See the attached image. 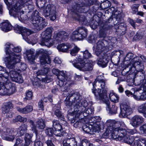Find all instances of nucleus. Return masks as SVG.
<instances>
[{
	"label": "nucleus",
	"instance_id": "obj_46",
	"mask_svg": "<svg viewBox=\"0 0 146 146\" xmlns=\"http://www.w3.org/2000/svg\"><path fill=\"white\" fill-rule=\"evenodd\" d=\"M80 49L77 46H75L70 52V54L72 56H75L76 55V54L80 50Z\"/></svg>",
	"mask_w": 146,
	"mask_h": 146
},
{
	"label": "nucleus",
	"instance_id": "obj_15",
	"mask_svg": "<svg viewBox=\"0 0 146 146\" xmlns=\"http://www.w3.org/2000/svg\"><path fill=\"white\" fill-rule=\"evenodd\" d=\"M32 18H33V23L35 27H38V24L40 22H42L41 24L43 27H46L47 25L46 22L45 21H43V18L39 15V13L37 11H35L34 12Z\"/></svg>",
	"mask_w": 146,
	"mask_h": 146
},
{
	"label": "nucleus",
	"instance_id": "obj_14",
	"mask_svg": "<svg viewBox=\"0 0 146 146\" xmlns=\"http://www.w3.org/2000/svg\"><path fill=\"white\" fill-rule=\"evenodd\" d=\"M17 133L16 130L14 129H7L2 133V137L4 139L13 141L15 139Z\"/></svg>",
	"mask_w": 146,
	"mask_h": 146
},
{
	"label": "nucleus",
	"instance_id": "obj_12",
	"mask_svg": "<svg viewBox=\"0 0 146 146\" xmlns=\"http://www.w3.org/2000/svg\"><path fill=\"white\" fill-rule=\"evenodd\" d=\"M16 91L15 84L11 83H6L1 86L0 90V95H10Z\"/></svg>",
	"mask_w": 146,
	"mask_h": 146
},
{
	"label": "nucleus",
	"instance_id": "obj_47",
	"mask_svg": "<svg viewBox=\"0 0 146 146\" xmlns=\"http://www.w3.org/2000/svg\"><path fill=\"white\" fill-rule=\"evenodd\" d=\"M83 130L86 133H89L92 134V129H91L90 127L84 124L82 126Z\"/></svg>",
	"mask_w": 146,
	"mask_h": 146
},
{
	"label": "nucleus",
	"instance_id": "obj_25",
	"mask_svg": "<svg viewBox=\"0 0 146 146\" xmlns=\"http://www.w3.org/2000/svg\"><path fill=\"white\" fill-rule=\"evenodd\" d=\"M71 47L72 46L69 43H62L59 44L58 46L57 49L60 51L65 52Z\"/></svg>",
	"mask_w": 146,
	"mask_h": 146
},
{
	"label": "nucleus",
	"instance_id": "obj_59",
	"mask_svg": "<svg viewBox=\"0 0 146 146\" xmlns=\"http://www.w3.org/2000/svg\"><path fill=\"white\" fill-rule=\"evenodd\" d=\"M81 146H93L92 144H90L86 140H83L82 141L81 145Z\"/></svg>",
	"mask_w": 146,
	"mask_h": 146
},
{
	"label": "nucleus",
	"instance_id": "obj_10",
	"mask_svg": "<svg viewBox=\"0 0 146 146\" xmlns=\"http://www.w3.org/2000/svg\"><path fill=\"white\" fill-rule=\"evenodd\" d=\"M53 31V28H47L42 33V39L41 45L50 47L53 45L50 40H51L52 33Z\"/></svg>",
	"mask_w": 146,
	"mask_h": 146
},
{
	"label": "nucleus",
	"instance_id": "obj_28",
	"mask_svg": "<svg viewBox=\"0 0 146 146\" xmlns=\"http://www.w3.org/2000/svg\"><path fill=\"white\" fill-rule=\"evenodd\" d=\"M34 53V50L33 49L26 51V55L27 59L29 61H33L35 60Z\"/></svg>",
	"mask_w": 146,
	"mask_h": 146
},
{
	"label": "nucleus",
	"instance_id": "obj_41",
	"mask_svg": "<svg viewBox=\"0 0 146 146\" xmlns=\"http://www.w3.org/2000/svg\"><path fill=\"white\" fill-rule=\"evenodd\" d=\"M137 110L139 113L143 114L146 110V102L139 106Z\"/></svg>",
	"mask_w": 146,
	"mask_h": 146
},
{
	"label": "nucleus",
	"instance_id": "obj_40",
	"mask_svg": "<svg viewBox=\"0 0 146 146\" xmlns=\"http://www.w3.org/2000/svg\"><path fill=\"white\" fill-rule=\"evenodd\" d=\"M29 122L30 124V126L31 127V130L35 133H37V130L36 129V125H35L34 122L32 120L30 119Z\"/></svg>",
	"mask_w": 146,
	"mask_h": 146
},
{
	"label": "nucleus",
	"instance_id": "obj_63",
	"mask_svg": "<svg viewBox=\"0 0 146 146\" xmlns=\"http://www.w3.org/2000/svg\"><path fill=\"white\" fill-rule=\"evenodd\" d=\"M45 143L47 144V146H55L51 140L49 139L45 141Z\"/></svg>",
	"mask_w": 146,
	"mask_h": 146
},
{
	"label": "nucleus",
	"instance_id": "obj_1",
	"mask_svg": "<svg viewBox=\"0 0 146 146\" xmlns=\"http://www.w3.org/2000/svg\"><path fill=\"white\" fill-rule=\"evenodd\" d=\"M82 96L78 92H71L67 96L65 103L67 108H69L74 106V113L77 116L80 115L84 111V107L87 106L88 104L86 101H81Z\"/></svg>",
	"mask_w": 146,
	"mask_h": 146
},
{
	"label": "nucleus",
	"instance_id": "obj_29",
	"mask_svg": "<svg viewBox=\"0 0 146 146\" xmlns=\"http://www.w3.org/2000/svg\"><path fill=\"white\" fill-rule=\"evenodd\" d=\"M32 137L33 135L32 134H29L28 133H25L24 137V139L26 145L31 146V145L33 143L32 140Z\"/></svg>",
	"mask_w": 146,
	"mask_h": 146
},
{
	"label": "nucleus",
	"instance_id": "obj_35",
	"mask_svg": "<svg viewBox=\"0 0 146 146\" xmlns=\"http://www.w3.org/2000/svg\"><path fill=\"white\" fill-rule=\"evenodd\" d=\"M65 143L68 144L70 146H77V143L75 138H67L64 140Z\"/></svg>",
	"mask_w": 146,
	"mask_h": 146
},
{
	"label": "nucleus",
	"instance_id": "obj_7",
	"mask_svg": "<svg viewBox=\"0 0 146 146\" xmlns=\"http://www.w3.org/2000/svg\"><path fill=\"white\" fill-rule=\"evenodd\" d=\"M14 0H4L6 4L10 8H11L12 10L11 11L12 13H10L11 15L16 17L18 15L23 14L24 11L21 9L22 5H28L31 4L32 2L31 0H21V4L19 3H17L15 5H13Z\"/></svg>",
	"mask_w": 146,
	"mask_h": 146
},
{
	"label": "nucleus",
	"instance_id": "obj_30",
	"mask_svg": "<svg viewBox=\"0 0 146 146\" xmlns=\"http://www.w3.org/2000/svg\"><path fill=\"white\" fill-rule=\"evenodd\" d=\"M109 109V112L111 114H114L116 113L118 107L115 105H112L110 108H109L110 102L107 100L105 101V103Z\"/></svg>",
	"mask_w": 146,
	"mask_h": 146
},
{
	"label": "nucleus",
	"instance_id": "obj_51",
	"mask_svg": "<svg viewBox=\"0 0 146 146\" xmlns=\"http://www.w3.org/2000/svg\"><path fill=\"white\" fill-rule=\"evenodd\" d=\"M33 97V93L31 91H28L26 93V95L24 99L29 100L31 99Z\"/></svg>",
	"mask_w": 146,
	"mask_h": 146
},
{
	"label": "nucleus",
	"instance_id": "obj_60",
	"mask_svg": "<svg viewBox=\"0 0 146 146\" xmlns=\"http://www.w3.org/2000/svg\"><path fill=\"white\" fill-rule=\"evenodd\" d=\"M86 106L84 107L85 108L84 110V111L83 112H82L81 113L83 112H85L88 115L92 114L93 113V110L91 108H87L86 110L85 108Z\"/></svg>",
	"mask_w": 146,
	"mask_h": 146
},
{
	"label": "nucleus",
	"instance_id": "obj_31",
	"mask_svg": "<svg viewBox=\"0 0 146 146\" xmlns=\"http://www.w3.org/2000/svg\"><path fill=\"white\" fill-rule=\"evenodd\" d=\"M146 140L144 138L140 139L138 140H135L133 146H146Z\"/></svg>",
	"mask_w": 146,
	"mask_h": 146
},
{
	"label": "nucleus",
	"instance_id": "obj_27",
	"mask_svg": "<svg viewBox=\"0 0 146 146\" xmlns=\"http://www.w3.org/2000/svg\"><path fill=\"white\" fill-rule=\"evenodd\" d=\"M13 107V104L11 102L5 103L2 108V112L4 113H8L10 111V109L12 108Z\"/></svg>",
	"mask_w": 146,
	"mask_h": 146
},
{
	"label": "nucleus",
	"instance_id": "obj_38",
	"mask_svg": "<svg viewBox=\"0 0 146 146\" xmlns=\"http://www.w3.org/2000/svg\"><path fill=\"white\" fill-rule=\"evenodd\" d=\"M27 118H24L20 115H18L13 119V121L14 123L18 122V121L20 122H25L27 121Z\"/></svg>",
	"mask_w": 146,
	"mask_h": 146
},
{
	"label": "nucleus",
	"instance_id": "obj_33",
	"mask_svg": "<svg viewBox=\"0 0 146 146\" xmlns=\"http://www.w3.org/2000/svg\"><path fill=\"white\" fill-rule=\"evenodd\" d=\"M41 64L43 66L46 64H50L51 62V60L48 56H43L40 58Z\"/></svg>",
	"mask_w": 146,
	"mask_h": 146
},
{
	"label": "nucleus",
	"instance_id": "obj_6",
	"mask_svg": "<svg viewBox=\"0 0 146 146\" xmlns=\"http://www.w3.org/2000/svg\"><path fill=\"white\" fill-rule=\"evenodd\" d=\"M134 55L131 53L127 54L125 58V60L126 61H129L132 59L131 61V64L128 65V67L130 68V70H133L135 69L138 74L139 72L144 74L145 72L143 69L144 66L142 61L139 59L138 57H133Z\"/></svg>",
	"mask_w": 146,
	"mask_h": 146
},
{
	"label": "nucleus",
	"instance_id": "obj_57",
	"mask_svg": "<svg viewBox=\"0 0 146 146\" xmlns=\"http://www.w3.org/2000/svg\"><path fill=\"white\" fill-rule=\"evenodd\" d=\"M139 7L138 4H134L132 6V9L133 13H136L138 11V8Z\"/></svg>",
	"mask_w": 146,
	"mask_h": 146
},
{
	"label": "nucleus",
	"instance_id": "obj_43",
	"mask_svg": "<svg viewBox=\"0 0 146 146\" xmlns=\"http://www.w3.org/2000/svg\"><path fill=\"white\" fill-rule=\"evenodd\" d=\"M60 107L59 106L58 108V109H57L55 112V115L58 118H60L61 119L64 120V116L62 113L61 111H60Z\"/></svg>",
	"mask_w": 146,
	"mask_h": 146
},
{
	"label": "nucleus",
	"instance_id": "obj_54",
	"mask_svg": "<svg viewBox=\"0 0 146 146\" xmlns=\"http://www.w3.org/2000/svg\"><path fill=\"white\" fill-rule=\"evenodd\" d=\"M96 36L94 35H90L88 38L89 42L90 43L95 42L96 38Z\"/></svg>",
	"mask_w": 146,
	"mask_h": 146
},
{
	"label": "nucleus",
	"instance_id": "obj_13",
	"mask_svg": "<svg viewBox=\"0 0 146 146\" xmlns=\"http://www.w3.org/2000/svg\"><path fill=\"white\" fill-rule=\"evenodd\" d=\"M45 17L50 16L51 20L54 21L56 18L55 6L53 5H48L44 8H42Z\"/></svg>",
	"mask_w": 146,
	"mask_h": 146
},
{
	"label": "nucleus",
	"instance_id": "obj_11",
	"mask_svg": "<svg viewBox=\"0 0 146 146\" xmlns=\"http://www.w3.org/2000/svg\"><path fill=\"white\" fill-rule=\"evenodd\" d=\"M87 35V30L86 28H78L74 31L71 36V38L74 41L82 40Z\"/></svg>",
	"mask_w": 146,
	"mask_h": 146
},
{
	"label": "nucleus",
	"instance_id": "obj_9",
	"mask_svg": "<svg viewBox=\"0 0 146 146\" xmlns=\"http://www.w3.org/2000/svg\"><path fill=\"white\" fill-rule=\"evenodd\" d=\"M70 62L72 64L74 67L83 71H89L93 69V62L85 63L84 60L81 58L79 60L75 59L73 61H70Z\"/></svg>",
	"mask_w": 146,
	"mask_h": 146
},
{
	"label": "nucleus",
	"instance_id": "obj_64",
	"mask_svg": "<svg viewBox=\"0 0 146 146\" xmlns=\"http://www.w3.org/2000/svg\"><path fill=\"white\" fill-rule=\"evenodd\" d=\"M140 129L141 132L143 133H146V123L141 126L140 127Z\"/></svg>",
	"mask_w": 146,
	"mask_h": 146
},
{
	"label": "nucleus",
	"instance_id": "obj_19",
	"mask_svg": "<svg viewBox=\"0 0 146 146\" xmlns=\"http://www.w3.org/2000/svg\"><path fill=\"white\" fill-rule=\"evenodd\" d=\"M16 33L21 34L24 38L33 33L30 29L26 28H14Z\"/></svg>",
	"mask_w": 146,
	"mask_h": 146
},
{
	"label": "nucleus",
	"instance_id": "obj_32",
	"mask_svg": "<svg viewBox=\"0 0 146 146\" xmlns=\"http://www.w3.org/2000/svg\"><path fill=\"white\" fill-rule=\"evenodd\" d=\"M15 65H16V64ZM15 67L13 68H7L9 69V75L8 76L7 75V76H6V77H5V78L6 79H7L8 77L10 74V77L11 78L12 80H13L15 78H16L19 74V73L17 71L13 70L15 69Z\"/></svg>",
	"mask_w": 146,
	"mask_h": 146
},
{
	"label": "nucleus",
	"instance_id": "obj_18",
	"mask_svg": "<svg viewBox=\"0 0 146 146\" xmlns=\"http://www.w3.org/2000/svg\"><path fill=\"white\" fill-rule=\"evenodd\" d=\"M89 122L90 123H94V127L92 128V132H96L99 131L100 129H102L104 128V126L103 124L102 125L98 122H96V118L94 117H92L91 119L89 120Z\"/></svg>",
	"mask_w": 146,
	"mask_h": 146
},
{
	"label": "nucleus",
	"instance_id": "obj_17",
	"mask_svg": "<svg viewBox=\"0 0 146 146\" xmlns=\"http://www.w3.org/2000/svg\"><path fill=\"white\" fill-rule=\"evenodd\" d=\"M132 112V108L127 104H124L121 106V111L119 116L121 117H127Z\"/></svg>",
	"mask_w": 146,
	"mask_h": 146
},
{
	"label": "nucleus",
	"instance_id": "obj_37",
	"mask_svg": "<svg viewBox=\"0 0 146 146\" xmlns=\"http://www.w3.org/2000/svg\"><path fill=\"white\" fill-rule=\"evenodd\" d=\"M36 125L37 127L40 129H44L45 126L44 122L42 119H40L37 121Z\"/></svg>",
	"mask_w": 146,
	"mask_h": 146
},
{
	"label": "nucleus",
	"instance_id": "obj_62",
	"mask_svg": "<svg viewBox=\"0 0 146 146\" xmlns=\"http://www.w3.org/2000/svg\"><path fill=\"white\" fill-rule=\"evenodd\" d=\"M120 15L119 14L116 17V18L114 17H113V18L112 17H110L108 19V23H110L111 21L112 20L113 21H114L115 20H117L118 21H119L120 19Z\"/></svg>",
	"mask_w": 146,
	"mask_h": 146
},
{
	"label": "nucleus",
	"instance_id": "obj_58",
	"mask_svg": "<svg viewBox=\"0 0 146 146\" xmlns=\"http://www.w3.org/2000/svg\"><path fill=\"white\" fill-rule=\"evenodd\" d=\"M143 36V35L141 34L137 33L134 36L133 39L135 40H137L141 39Z\"/></svg>",
	"mask_w": 146,
	"mask_h": 146
},
{
	"label": "nucleus",
	"instance_id": "obj_42",
	"mask_svg": "<svg viewBox=\"0 0 146 146\" xmlns=\"http://www.w3.org/2000/svg\"><path fill=\"white\" fill-rule=\"evenodd\" d=\"M112 132L110 129L108 127H107L106 131L102 135V136L100 137V138H107L108 137L109 135L110 134H111L112 136Z\"/></svg>",
	"mask_w": 146,
	"mask_h": 146
},
{
	"label": "nucleus",
	"instance_id": "obj_48",
	"mask_svg": "<svg viewBox=\"0 0 146 146\" xmlns=\"http://www.w3.org/2000/svg\"><path fill=\"white\" fill-rule=\"evenodd\" d=\"M13 81L19 83H21L23 81L22 76L19 74L14 79Z\"/></svg>",
	"mask_w": 146,
	"mask_h": 146
},
{
	"label": "nucleus",
	"instance_id": "obj_26",
	"mask_svg": "<svg viewBox=\"0 0 146 146\" xmlns=\"http://www.w3.org/2000/svg\"><path fill=\"white\" fill-rule=\"evenodd\" d=\"M16 109L19 112L24 113L27 114L31 112L33 110V108L31 106L29 105L25 107L24 108H21L17 107Z\"/></svg>",
	"mask_w": 146,
	"mask_h": 146
},
{
	"label": "nucleus",
	"instance_id": "obj_22",
	"mask_svg": "<svg viewBox=\"0 0 146 146\" xmlns=\"http://www.w3.org/2000/svg\"><path fill=\"white\" fill-rule=\"evenodd\" d=\"M121 140H119L118 137L116 139H115L116 140L121 141L122 140H123L124 141L130 145L133 146V145L134 141L135 139H134V137H129L128 136L127 134V133L125 135H124L122 137H121Z\"/></svg>",
	"mask_w": 146,
	"mask_h": 146
},
{
	"label": "nucleus",
	"instance_id": "obj_5",
	"mask_svg": "<svg viewBox=\"0 0 146 146\" xmlns=\"http://www.w3.org/2000/svg\"><path fill=\"white\" fill-rule=\"evenodd\" d=\"M137 78L138 84L141 86L135 91L133 97L137 100H145L146 99V80L144 74H142Z\"/></svg>",
	"mask_w": 146,
	"mask_h": 146
},
{
	"label": "nucleus",
	"instance_id": "obj_55",
	"mask_svg": "<svg viewBox=\"0 0 146 146\" xmlns=\"http://www.w3.org/2000/svg\"><path fill=\"white\" fill-rule=\"evenodd\" d=\"M28 126L27 123H24L22 124L18 128V129H21L26 131L27 129Z\"/></svg>",
	"mask_w": 146,
	"mask_h": 146
},
{
	"label": "nucleus",
	"instance_id": "obj_8",
	"mask_svg": "<svg viewBox=\"0 0 146 146\" xmlns=\"http://www.w3.org/2000/svg\"><path fill=\"white\" fill-rule=\"evenodd\" d=\"M58 80L57 84L60 87V89L62 92L68 91V88L70 86L71 82L67 80L66 74L64 71H60L57 76Z\"/></svg>",
	"mask_w": 146,
	"mask_h": 146
},
{
	"label": "nucleus",
	"instance_id": "obj_16",
	"mask_svg": "<svg viewBox=\"0 0 146 146\" xmlns=\"http://www.w3.org/2000/svg\"><path fill=\"white\" fill-rule=\"evenodd\" d=\"M104 40H99L97 43L96 49L95 51V53L96 55L98 56H100V55L101 56L105 54V52L103 51H107V47L105 46Z\"/></svg>",
	"mask_w": 146,
	"mask_h": 146
},
{
	"label": "nucleus",
	"instance_id": "obj_56",
	"mask_svg": "<svg viewBox=\"0 0 146 146\" xmlns=\"http://www.w3.org/2000/svg\"><path fill=\"white\" fill-rule=\"evenodd\" d=\"M62 129L60 130L54 129V134L57 136H60L62 135Z\"/></svg>",
	"mask_w": 146,
	"mask_h": 146
},
{
	"label": "nucleus",
	"instance_id": "obj_50",
	"mask_svg": "<svg viewBox=\"0 0 146 146\" xmlns=\"http://www.w3.org/2000/svg\"><path fill=\"white\" fill-rule=\"evenodd\" d=\"M70 121L71 123H73L75 122L74 125V127H78V125L81 123L79 121V119L78 118L76 119H73L72 120H70Z\"/></svg>",
	"mask_w": 146,
	"mask_h": 146
},
{
	"label": "nucleus",
	"instance_id": "obj_20",
	"mask_svg": "<svg viewBox=\"0 0 146 146\" xmlns=\"http://www.w3.org/2000/svg\"><path fill=\"white\" fill-rule=\"evenodd\" d=\"M143 121V118L142 117L136 115L132 118L131 124L134 127H137L141 124Z\"/></svg>",
	"mask_w": 146,
	"mask_h": 146
},
{
	"label": "nucleus",
	"instance_id": "obj_44",
	"mask_svg": "<svg viewBox=\"0 0 146 146\" xmlns=\"http://www.w3.org/2000/svg\"><path fill=\"white\" fill-rule=\"evenodd\" d=\"M107 30L106 28H101L99 31V35L101 37L104 38L107 33Z\"/></svg>",
	"mask_w": 146,
	"mask_h": 146
},
{
	"label": "nucleus",
	"instance_id": "obj_49",
	"mask_svg": "<svg viewBox=\"0 0 146 146\" xmlns=\"http://www.w3.org/2000/svg\"><path fill=\"white\" fill-rule=\"evenodd\" d=\"M46 134L49 136H52L54 134V131L52 128H48L45 130Z\"/></svg>",
	"mask_w": 146,
	"mask_h": 146
},
{
	"label": "nucleus",
	"instance_id": "obj_52",
	"mask_svg": "<svg viewBox=\"0 0 146 146\" xmlns=\"http://www.w3.org/2000/svg\"><path fill=\"white\" fill-rule=\"evenodd\" d=\"M23 141L20 138H17L16 139V142L14 146H22L23 144Z\"/></svg>",
	"mask_w": 146,
	"mask_h": 146
},
{
	"label": "nucleus",
	"instance_id": "obj_21",
	"mask_svg": "<svg viewBox=\"0 0 146 146\" xmlns=\"http://www.w3.org/2000/svg\"><path fill=\"white\" fill-rule=\"evenodd\" d=\"M100 56H99L100 58L98 61L97 64L99 66L103 67H105L107 65L109 59L106 54H104V55H102V56L101 54Z\"/></svg>",
	"mask_w": 146,
	"mask_h": 146
},
{
	"label": "nucleus",
	"instance_id": "obj_39",
	"mask_svg": "<svg viewBox=\"0 0 146 146\" xmlns=\"http://www.w3.org/2000/svg\"><path fill=\"white\" fill-rule=\"evenodd\" d=\"M52 122L53 127L54 129L60 130L62 129V126L58 121L54 120Z\"/></svg>",
	"mask_w": 146,
	"mask_h": 146
},
{
	"label": "nucleus",
	"instance_id": "obj_34",
	"mask_svg": "<svg viewBox=\"0 0 146 146\" xmlns=\"http://www.w3.org/2000/svg\"><path fill=\"white\" fill-rule=\"evenodd\" d=\"M109 97L110 101L116 103L118 102L119 98L116 94L112 92H110L109 94Z\"/></svg>",
	"mask_w": 146,
	"mask_h": 146
},
{
	"label": "nucleus",
	"instance_id": "obj_3",
	"mask_svg": "<svg viewBox=\"0 0 146 146\" xmlns=\"http://www.w3.org/2000/svg\"><path fill=\"white\" fill-rule=\"evenodd\" d=\"M101 76H98L93 84V88L96 86L97 90H92V92L94 94L95 98L98 100H102L103 101L107 100L108 99L107 90L105 88V80L100 78Z\"/></svg>",
	"mask_w": 146,
	"mask_h": 146
},
{
	"label": "nucleus",
	"instance_id": "obj_53",
	"mask_svg": "<svg viewBox=\"0 0 146 146\" xmlns=\"http://www.w3.org/2000/svg\"><path fill=\"white\" fill-rule=\"evenodd\" d=\"M1 25H2L1 26L4 27H10L12 26L11 25L7 20L4 21L1 23Z\"/></svg>",
	"mask_w": 146,
	"mask_h": 146
},
{
	"label": "nucleus",
	"instance_id": "obj_23",
	"mask_svg": "<svg viewBox=\"0 0 146 146\" xmlns=\"http://www.w3.org/2000/svg\"><path fill=\"white\" fill-rule=\"evenodd\" d=\"M92 57L91 53H90L88 50H86L84 51L80 52L78 54L77 58L75 59L79 60L80 58L83 59V58L85 59H88Z\"/></svg>",
	"mask_w": 146,
	"mask_h": 146
},
{
	"label": "nucleus",
	"instance_id": "obj_61",
	"mask_svg": "<svg viewBox=\"0 0 146 146\" xmlns=\"http://www.w3.org/2000/svg\"><path fill=\"white\" fill-rule=\"evenodd\" d=\"M102 4L104 5L103 8L104 9H107L110 7L111 5L110 2L108 0H106Z\"/></svg>",
	"mask_w": 146,
	"mask_h": 146
},
{
	"label": "nucleus",
	"instance_id": "obj_45",
	"mask_svg": "<svg viewBox=\"0 0 146 146\" xmlns=\"http://www.w3.org/2000/svg\"><path fill=\"white\" fill-rule=\"evenodd\" d=\"M35 134L36 135V139L35 141H40L41 140L45 141L46 139H47L46 137H45L43 135L38 134V132L35 133Z\"/></svg>",
	"mask_w": 146,
	"mask_h": 146
},
{
	"label": "nucleus",
	"instance_id": "obj_36",
	"mask_svg": "<svg viewBox=\"0 0 146 146\" xmlns=\"http://www.w3.org/2000/svg\"><path fill=\"white\" fill-rule=\"evenodd\" d=\"M49 69L47 68H42L40 70H39L36 72V76L37 78L38 76L39 75H46L48 72Z\"/></svg>",
	"mask_w": 146,
	"mask_h": 146
},
{
	"label": "nucleus",
	"instance_id": "obj_4",
	"mask_svg": "<svg viewBox=\"0 0 146 146\" xmlns=\"http://www.w3.org/2000/svg\"><path fill=\"white\" fill-rule=\"evenodd\" d=\"M106 125L112 131V137L114 139L118 137L121 140V137L127 133V131L121 127L124 124L122 121H119L114 120H109L107 121Z\"/></svg>",
	"mask_w": 146,
	"mask_h": 146
},
{
	"label": "nucleus",
	"instance_id": "obj_2",
	"mask_svg": "<svg viewBox=\"0 0 146 146\" xmlns=\"http://www.w3.org/2000/svg\"><path fill=\"white\" fill-rule=\"evenodd\" d=\"M5 51L6 56L4 58V61L7 68H13L15 64L20 62L21 58L19 54H16L12 52L14 46L11 44H6Z\"/></svg>",
	"mask_w": 146,
	"mask_h": 146
},
{
	"label": "nucleus",
	"instance_id": "obj_24",
	"mask_svg": "<svg viewBox=\"0 0 146 146\" xmlns=\"http://www.w3.org/2000/svg\"><path fill=\"white\" fill-rule=\"evenodd\" d=\"M68 36V34L65 31H60L56 35V39L60 42L66 41L67 40Z\"/></svg>",
	"mask_w": 146,
	"mask_h": 146
}]
</instances>
